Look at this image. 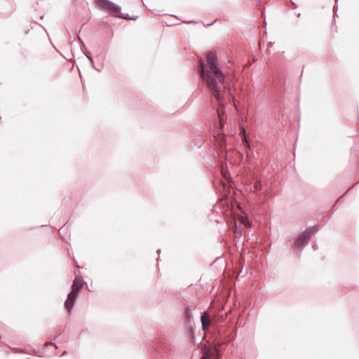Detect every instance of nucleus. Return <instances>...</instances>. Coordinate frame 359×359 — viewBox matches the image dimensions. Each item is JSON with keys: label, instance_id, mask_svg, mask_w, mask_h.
<instances>
[{"label": "nucleus", "instance_id": "0eeeda50", "mask_svg": "<svg viewBox=\"0 0 359 359\" xmlns=\"http://www.w3.org/2000/svg\"><path fill=\"white\" fill-rule=\"evenodd\" d=\"M109 0H95L97 6L107 10L109 6Z\"/></svg>", "mask_w": 359, "mask_h": 359}, {"label": "nucleus", "instance_id": "f03ea898", "mask_svg": "<svg viewBox=\"0 0 359 359\" xmlns=\"http://www.w3.org/2000/svg\"><path fill=\"white\" fill-rule=\"evenodd\" d=\"M83 286V279L81 277H76L72 285V291L68 294L67 299L65 302V306L70 311L75 303L78 296V292Z\"/></svg>", "mask_w": 359, "mask_h": 359}, {"label": "nucleus", "instance_id": "4468645a", "mask_svg": "<svg viewBox=\"0 0 359 359\" xmlns=\"http://www.w3.org/2000/svg\"><path fill=\"white\" fill-rule=\"evenodd\" d=\"M242 132H243V134H245V129H244L243 127L242 128Z\"/></svg>", "mask_w": 359, "mask_h": 359}, {"label": "nucleus", "instance_id": "423d86ee", "mask_svg": "<svg viewBox=\"0 0 359 359\" xmlns=\"http://www.w3.org/2000/svg\"><path fill=\"white\" fill-rule=\"evenodd\" d=\"M201 322L202 324L203 330H205L208 326L210 325V323L209 320V315L207 311H204L201 316Z\"/></svg>", "mask_w": 359, "mask_h": 359}, {"label": "nucleus", "instance_id": "6e6552de", "mask_svg": "<svg viewBox=\"0 0 359 359\" xmlns=\"http://www.w3.org/2000/svg\"><path fill=\"white\" fill-rule=\"evenodd\" d=\"M239 221L241 224H243L246 227H250V224L249 222V221L248 220V219L243 216H241L239 217Z\"/></svg>", "mask_w": 359, "mask_h": 359}, {"label": "nucleus", "instance_id": "9b49d317", "mask_svg": "<svg viewBox=\"0 0 359 359\" xmlns=\"http://www.w3.org/2000/svg\"><path fill=\"white\" fill-rule=\"evenodd\" d=\"M189 311H190V310H189V309H186V311H185V315H186V316H188V315H189Z\"/></svg>", "mask_w": 359, "mask_h": 359}, {"label": "nucleus", "instance_id": "1a4fd4ad", "mask_svg": "<svg viewBox=\"0 0 359 359\" xmlns=\"http://www.w3.org/2000/svg\"><path fill=\"white\" fill-rule=\"evenodd\" d=\"M254 187L256 190H259L262 187L261 182L259 180L256 181Z\"/></svg>", "mask_w": 359, "mask_h": 359}, {"label": "nucleus", "instance_id": "39448f33", "mask_svg": "<svg viewBox=\"0 0 359 359\" xmlns=\"http://www.w3.org/2000/svg\"><path fill=\"white\" fill-rule=\"evenodd\" d=\"M203 351V355L200 359H218V353L217 350H212L204 346Z\"/></svg>", "mask_w": 359, "mask_h": 359}, {"label": "nucleus", "instance_id": "ddd939ff", "mask_svg": "<svg viewBox=\"0 0 359 359\" xmlns=\"http://www.w3.org/2000/svg\"><path fill=\"white\" fill-rule=\"evenodd\" d=\"M67 353V351H64L62 353V355H64Z\"/></svg>", "mask_w": 359, "mask_h": 359}, {"label": "nucleus", "instance_id": "7ed1b4c3", "mask_svg": "<svg viewBox=\"0 0 359 359\" xmlns=\"http://www.w3.org/2000/svg\"><path fill=\"white\" fill-rule=\"evenodd\" d=\"M312 230L309 229L302 232L297 240L293 243L292 248L294 251L299 252L306 245L311 239Z\"/></svg>", "mask_w": 359, "mask_h": 359}, {"label": "nucleus", "instance_id": "f257e3e1", "mask_svg": "<svg viewBox=\"0 0 359 359\" xmlns=\"http://www.w3.org/2000/svg\"><path fill=\"white\" fill-rule=\"evenodd\" d=\"M200 71L201 76L205 81L210 90L219 103H221L224 97L222 92H225L224 75L217 65V55L213 52H208L206 55V65L200 61Z\"/></svg>", "mask_w": 359, "mask_h": 359}, {"label": "nucleus", "instance_id": "2eb2a0df", "mask_svg": "<svg viewBox=\"0 0 359 359\" xmlns=\"http://www.w3.org/2000/svg\"><path fill=\"white\" fill-rule=\"evenodd\" d=\"M189 22H195L194 20L189 21Z\"/></svg>", "mask_w": 359, "mask_h": 359}, {"label": "nucleus", "instance_id": "20e7f679", "mask_svg": "<svg viewBox=\"0 0 359 359\" xmlns=\"http://www.w3.org/2000/svg\"><path fill=\"white\" fill-rule=\"evenodd\" d=\"M107 11H109L114 14H116V16H118L120 18H124V19H131L133 20H136L137 17L135 18H130L128 15L127 16H123L121 15V8L118 4L109 1L108 8L107 9Z\"/></svg>", "mask_w": 359, "mask_h": 359}, {"label": "nucleus", "instance_id": "f8f14e48", "mask_svg": "<svg viewBox=\"0 0 359 359\" xmlns=\"http://www.w3.org/2000/svg\"><path fill=\"white\" fill-rule=\"evenodd\" d=\"M244 140H245V142H246V144H247V145H248V147H250V146H249V144H248V142H247V140H246L245 136L244 137Z\"/></svg>", "mask_w": 359, "mask_h": 359}, {"label": "nucleus", "instance_id": "9d476101", "mask_svg": "<svg viewBox=\"0 0 359 359\" xmlns=\"http://www.w3.org/2000/svg\"><path fill=\"white\" fill-rule=\"evenodd\" d=\"M88 58L90 62L91 63L92 66L94 67V65H93L94 62H93V60L92 57L88 56Z\"/></svg>", "mask_w": 359, "mask_h": 359}]
</instances>
